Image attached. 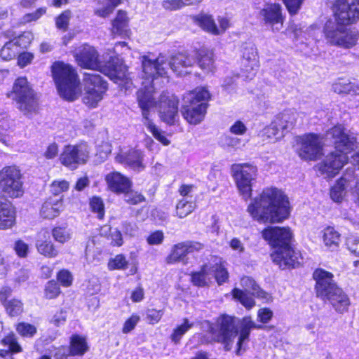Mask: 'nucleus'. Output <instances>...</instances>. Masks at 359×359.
Masks as SVG:
<instances>
[{"instance_id":"f257e3e1","label":"nucleus","mask_w":359,"mask_h":359,"mask_svg":"<svg viewBox=\"0 0 359 359\" xmlns=\"http://www.w3.org/2000/svg\"><path fill=\"white\" fill-rule=\"evenodd\" d=\"M335 21L328 20L324 27L327 41L349 48L355 45L358 32L346 27L359 20V0H337L334 4Z\"/></svg>"},{"instance_id":"f03ea898","label":"nucleus","mask_w":359,"mask_h":359,"mask_svg":"<svg viewBox=\"0 0 359 359\" xmlns=\"http://www.w3.org/2000/svg\"><path fill=\"white\" fill-rule=\"evenodd\" d=\"M248 211L259 222H280L290 215L289 201L280 190L266 188L248 205Z\"/></svg>"},{"instance_id":"7ed1b4c3","label":"nucleus","mask_w":359,"mask_h":359,"mask_svg":"<svg viewBox=\"0 0 359 359\" xmlns=\"http://www.w3.org/2000/svg\"><path fill=\"white\" fill-rule=\"evenodd\" d=\"M75 57L81 67L100 70L126 90L132 86L133 82L128 76L126 67L121 59L111 57L108 62L102 63L99 59L97 51L88 45L83 46Z\"/></svg>"},{"instance_id":"20e7f679","label":"nucleus","mask_w":359,"mask_h":359,"mask_svg":"<svg viewBox=\"0 0 359 359\" xmlns=\"http://www.w3.org/2000/svg\"><path fill=\"white\" fill-rule=\"evenodd\" d=\"M326 138L334 144L336 151L329 154L320 164L319 170L332 177L337 175L345 163L347 162V154L358 147L356 138L346 134L341 126H337L327 132Z\"/></svg>"},{"instance_id":"39448f33","label":"nucleus","mask_w":359,"mask_h":359,"mask_svg":"<svg viewBox=\"0 0 359 359\" xmlns=\"http://www.w3.org/2000/svg\"><path fill=\"white\" fill-rule=\"evenodd\" d=\"M195 62V55H192L188 52H182L170 57L161 54L155 60H151L147 56H144L142 66L144 72L149 78H154L156 75L161 77L167 76L169 69L179 76L187 74L189 73L187 69L192 67Z\"/></svg>"},{"instance_id":"423d86ee","label":"nucleus","mask_w":359,"mask_h":359,"mask_svg":"<svg viewBox=\"0 0 359 359\" xmlns=\"http://www.w3.org/2000/svg\"><path fill=\"white\" fill-rule=\"evenodd\" d=\"M316 280L317 297L327 301L338 313L346 312L351 304L350 299L343 290L337 286L333 280L332 273L317 269L313 273Z\"/></svg>"},{"instance_id":"0eeeda50","label":"nucleus","mask_w":359,"mask_h":359,"mask_svg":"<svg viewBox=\"0 0 359 359\" xmlns=\"http://www.w3.org/2000/svg\"><path fill=\"white\" fill-rule=\"evenodd\" d=\"M51 69L59 95L67 101L76 100L81 93V88L75 70L70 65L60 61L55 62Z\"/></svg>"},{"instance_id":"6e6552de","label":"nucleus","mask_w":359,"mask_h":359,"mask_svg":"<svg viewBox=\"0 0 359 359\" xmlns=\"http://www.w3.org/2000/svg\"><path fill=\"white\" fill-rule=\"evenodd\" d=\"M210 97V93L205 88H198L186 93L182 99V114L184 118L191 124L200 123L206 113V102Z\"/></svg>"},{"instance_id":"1a4fd4ad","label":"nucleus","mask_w":359,"mask_h":359,"mask_svg":"<svg viewBox=\"0 0 359 359\" xmlns=\"http://www.w3.org/2000/svg\"><path fill=\"white\" fill-rule=\"evenodd\" d=\"M236 324L234 317L222 315L215 324L210 326L209 332L212 339L216 342L224 344L226 351L231 349L233 339L238 334Z\"/></svg>"},{"instance_id":"9d476101","label":"nucleus","mask_w":359,"mask_h":359,"mask_svg":"<svg viewBox=\"0 0 359 359\" xmlns=\"http://www.w3.org/2000/svg\"><path fill=\"white\" fill-rule=\"evenodd\" d=\"M84 95L83 101L90 107H95L103 99L107 90V83L100 74L84 73Z\"/></svg>"},{"instance_id":"9b49d317","label":"nucleus","mask_w":359,"mask_h":359,"mask_svg":"<svg viewBox=\"0 0 359 359\" xmlns=\"http://www.w3.org/2000/svg\"><path fill=\"white\" fill-rule=\"evenodd\" d=\"M231 172L241 195L248 200L251 196L252 184L257 178V167L248 163L233 164Z\"/></svg>"},{"instance_id":"f8f14e48","label":"nucleus","mask_w":359,"mask_h":359,"mask_svg":"<svg viewBox=\"0 0 359 359\" xmlns=\"http://www.w3.org/2000/svg\"><path fill=\"white\" fill-rule=\"evenodd\" d=\"M297 153L305 161H316L323 153V140L320 135L307 133L297 138Z\"/></svg>"},{"instance_id":"ddd939ff","label":"nucleus","mask_w":359,"mask_h":359,"mask_svg":"<svg viewBox=\"0 0 359 359\" xmlns=\"http://www.w3.org/2000/svg\"><path fill=\"white\" fill-rule=\"evenodd\" d=\"M90 156V149L86 143L65 146L60 156V163L70 170H75L79 165L85 164Z\"/></svg>"},{"instance_id":"4468645a","label":"nucleus","mask_w":359,"mask_h":359,"mask_svg":"<svg viewBox=\"0 0 359 359\" xmlns=\"http://www.w3.org/2000/svg\"><path fill=\"white\" fill-rule=\"evenodd\" d=\"M142 78L144 81L142 82L143 88L139 89L137 92V100L138 104L142 109V121L151 119L149 109L154 107L156 101L154 98V89L152 83L154 79L158 77L156 75L154 78H149L147 74L144 72L142 69Z\"/></svg>"},{"instance_id":"2eb2a0df","label":"nucleus","mask_w":359,"mask_h":359,"mask_svg":"<svg viewBox=\"0 0 359 359\" xmlns=\"http://www.w3.org/2000/svg\"><path fill=\"white\" fill-rule=\"evenodd\" d=\"M20 170L15 166H6L0 171V189L8 196H19L22 189Z\"/></svg>"},{"instance_id":"dca6fc26","label":"nucleus","mask_w":359,"mask_h":359,"mask_svg":"<svg viewBox=\"0 0 359 359\" xmlns=\"http://www.w3.org/2000/svg\"><path fill=\"white\" fill-rule=\"evenodd\" d=\"M20 31L16 32L13 29L7 31V36L11 37L2 47L0 51L1 57L4 60H18V65L22 67V46Z\"/></svg>"},{"instance_id":"f3484780","label":"nucleus","mask_w":359,"mask_h":359,"mask_svg":"<svg viewBox=\"0 0 359 359\" xmlns=\"http://www.w3.org/2000/svg\"><path fill=\"white\" fill-rule=\"evenodd\" d=\"M177 97L168 93L161 95L158 100L159 114L161 120L168 124L172 125L178 116Z\"/></svg>"},{"instance_id":"a211bd4d","label":"nucleus","mask_w":359,"mask_h":359,"mask_svg":"<svg viewBox=\"0 0 359 359\" xmlns=\"http://www.w3.org/2000/svg\"><path fill=\"white\" fill-rule=\"evenodd\" d=\"M259 16L266 25H269L273 32L280 31L283 26L284 17L279 4H267L259 11Z\"/></svg>"},{"instance_id":"6ab92c4d","label":"nucleus","mask_w":359,"mask_h":359,"mask_svg":"<svg viewBox=\"0 0 359 359\" xmlns=\"http://www.w3.org/2000/svg\"><path fill=\"white\" fill-rule=\"evenodd\" d=\"M262 237L276 250L291 244L292 233L289 228L269 227L262 231Z\"/></svg>"},{"instance_id":"aec40b11","label":"nucleus","mask_w":359,"mask_h":359,"mask_svg":"<svg viewBox=\"0 0 359 359\" xmlns=\"http://www.w3.org/2000/svg\"><path fill=\"white\" fill-rule=\"evenodd\" d=\"M271 256L273 262L282 269L294 268L300 264L299 261L300 255L298 252L294 251L291 244L287 247L279 248Z\"/></svg>"},{"instance_id":"412c9836","label":"nucleus","mask_w":359,"mask_h":359,"mask_svg":"<svg viewBox=\"0 0 359 359\" xmlns=\"http://www.w3.org/2000/svg\"><path fill=\"white\" fill-rule=\"evenodd\" d=\"M116 161L128 165L133 170L140 172L144 170L142 153L139 150L131 149L128 151H121L115 157Z\"/></svg>"},{"instance_id":"4be33fe9","label":"nucleus","mask_w":359,"mask_h":359,"mask_svg":"<svg viewBox=\"0 0 359 359\" xmlns=\"http://www.w3.org/2000/svg\"><path fill=\"white\" fill-rule=\"evenodd\" d=\"M105 180L109 189L116 194H123L132 186V181L119 172H112L106 175Z\"/></svg>"},{"instance_id":"5701e85b","label":"nucleus","mask_w":359,"mask_h":359,"mask_svg":"<svg viewBox=\"0 0 359 359\" xmlns=\"http://www.w3.org/2000/svg\"><path fill=\"white\" fill-rule=\"evenodd\" d=\"M240 334L236 343L237 349L236 354H241L242 346L245 341H248L252 329H263L264 326L262 325H257L254 323L250 316H245L240 321Z\"/></svg>"},{"instance_id":"b1692460","label":"nucleus","mask_w":359,"mask_h":359,"mask_svg":"<svg viewBox=\"0 0 359 359\" xmlns=\"http://www.w3.org/2000/svg\"><path fill=\"white\" fill-rule=\"evenodd\" d=\"M39 110V98L34 90L29 86L27 79L24 77V114L37 113Z\"/></svg>"},{"instance_id":"393cba45","label":"nucleus","mask_w":359,"mask_h":359,"mask_svg":"<svg viewBox=\"0 0 359 359\" xmlns=\"http://www.w3.org/2000/svg\"><path fill=\"white\" fill-rule=\"evenodd\" d=\"M15 222V213L6 199L0 197V229L11 227Z\"/></svg>"},{"instance_id":"a878e982","label":"nucleus","mask_w":359,"mask_h":359,"mask_svg":"<svg viewBox=\"0 0 359 359\" xmlns=\"http://www.w3.org/2000/svg\"><path fill=\"white\" fill-rule=\"evenodd\" d=\"M197 57L198 65L206 73L212 72L215 69L214 55L212 50L202 48L195 55Z\"/></svg>"},{"instance_id":"bb28decb","label":"nucleus","mask_w":359,"mask_h":359,"mask_svg":"<svg viewBox=\"0 0 359 359\" xmlns=\"http://www.w3.org/2000/svg\"><path fill=\"white\" fill-rule=\"evenodd\" d=\"M111 32L122 37L129 36L130 32L128 29V19L126 12L118 11L116 18L112 22Z\"/></svg>"},{"instance_id":"cd10ccee","label":"nucleus","mask_w":359,"mask_h":359,"mask_svg":"<svg viewBox=\"0 0 359 359\" xmlns=\"http://www.w3.org/2000/svg\"><path fill=\"white\" fill-rule=\"evenodd\" d=\"M62 209L63 205L61 198L55 200L50 198L43 204L41 215L43 218L53 219L60 215Z\"/></svg>"},{"instance_id":"c85d7f7f","label":"nucleus","mask_w":359,"mask_h":359,"mask_svg":"<svg viewBox=\"0 0 359 359\" xmlns=\"http://www.w3.org/2000/svg\"><path fill=\"white\" fill-rule=\"evenodd\" d=\"M1 344L7 347V349H0V357L6 358L9 354L20 353L22 348L18 342L14 333L11 332L6 335L1 341Z\"/></svg>"},{"instance_id":"c756f323","label":"nucleus","mask_w":359,"mask_h":359,"mask_svg":"<svg viewBox=\"0 0 359 359\" xmlns=\"http://www.w3.org/2000/svg\"><path fill=\"white\" fill-rule=\"evenodd\" d=\"M241 284L245 291L250 292L257 298L268 300L270 298L269 294L262 290L256 283L254 279L250 277H243L241 280Z\"/></svg>"},{"instance_id":"7c9ffc66","label":"nucleus","mask_w":359,"mask_h":359,"mask_svg":"<svg viewBox=\"0 0 359 359\" xmlns=\"http://www.w3.org/2000/svg\"><path fill=\"white\" fill-rule=\"evenodd\" d=\"M294 121V114L290 111H285L278 114L273 121L281 131L280 136H284V131L292 127Z\"/></svg>"},{"instance_id":"2f4dec72","label":"nucleus","mask_w":359,"mask_h":359,"mask_svg":"<svg viewBox=\"0 0 359 359\" xmlns=\"http://www.w3.org/2000/svg\"><path fill=\"white\" fill-rule=\"evenodd\" d=\"M211 278L210 268L208 265H204L200 271L191 274L193 284L198 287L205 286Z\"/></svg>"},{"instance_id":"473e14b6","label":"nucleus","mask_w":359,"mask_h":359,"mask_svg":"<svg viewBox=\"0 0 359 359\" xmlns=\"http://www.w3.org/2000/svg\"><path fill=\"white\" fill-rule=\"evenodd\" d=\"M323 241L326 246L334 250L339 245L340 234L334 228L328 226L324 229Z\"/></svg>"},{"instance_id":"72a5a7b5","label":"nucleus","mask_w":359,"mask_h":359,"mask_svg":"<svg viewBox=\"0 0 359 359\" xmlns=\"http://www.w3.org/2000/svg\"><path fill=\"white\" fill-rule=\"evenodd\" d=\"M187 255L183 243H179L172 247L170 254L166 258L168 264H174L180 262H183Z\"/></svg>"},{"instance_id":"f704fd0d","label":"nucleus","mask_w":359,"mask_h":359,"mask_svg":"<svg viewBox=\"0 0 359 359\" xmlns=\"http://www.w3.org/2000/svg\"><path fill=\"white\" fill-rule=\"evenodd\" d=\"M88 350L85 339L79 336H73L71 341L69 352L72 355H82Z\"/></svg>"},{"instance_id":"c9c22d12","label":"nucleus","mask_w":359,"mask_h":359,"mask_svg":"<svg viewBox=\"0 0 359 359\" xmlns=\"http://www.w3.org/2000/svg\"><path fill=\"white\" fill-rule=\"evenodd\" d=\"M8 98L20 104V109L22 105V77H18L11 91L6 93Z\"/></svg>"},{"instance_id":"e433bc0d","label":"nucleus","mask_w":359,"mask_h":359,"mask_svg":"<svg viewBox=\"0 0 359 359\" xmlns=\"http://www.w3.org/2000/svg\"><path fill=\"white\" fill-rule=\"evenodd\" d=\"M194 20L204 29L215 34H218L219 32L216 25L210 15H198L194 17Z\"/></svg>"},{"instance_id":"4c0bfd02","label":"nucleus","mask_w":359,"mask_h":359,"mask_svg":"<svg viewBox=\"0 0 359 359\" xmlns=\"http://www.w3.org/2000/svg\"><path fill=\"white\" fill-rule=\"evenodd\" d=\"M194 325V323H191L187 318H184L183 323L178 325L171 334L170 339L175 344H178L183 335L192 328Z\"/></svg>"},{"instance_id":"58836bf2","label":"nucleus","mask_w":359,"mask_h":359,"mask_svg":"<svg viewBox=\"0 0 359 359\" xmlns=\"http://www.w3.org/2000/svg\"><path fill=\"white\" fill-rule=\"evenodd\" d=\"M144 126L152 133L153 136L164 145H168L170 141L165 137L163 132L154 123L152 118L142 121Z\"/></svg>"},{"instance_id":"ea45409f","label":"nucleus","mask_w":359,"mask_h":359,"mask_svg":"<svg viewBox=\"0 0 359 359\" xmlns=\"http://www.w3.org/2000/svg\"><path fill=\"white\" fill-rule=\"evenodd\" d=\"M196 208V204L184 198L180 200L176 206L177 215L180 218H184L191 213Z\"/></svg>"},{"instance_id":"a19ab883","label":"nucleus","mask_w":359,"mask_h":359,"mask_svg":"<svg viewBox=\"0 0 359 359\" xmlns=\"http://www.w3.org/2000/svg\"><path fill=\"white\" fill-rule=\"evenodd\" d=\"M232 295L233 298L238 299L248 309L252 308L255 304L254 299L242 290L234 288L232 291Z\"/></svg>"},{"instance_id":"79ce46f5","label":"nucleus","mask_w":359,"mask_h":359,"mask_svg":"<svg viewBox=\"0 0 359 359\" xmlns=\"http://www.w3.org/2000/svg\"><path fill=\"white\" fill-rule=\"evenodd\" d=\"M252 62L242 61L241 72L243 76L248 79H252L258 69V60L253 57Z\"/></svg>"},{"instance_id":"37998d69","label":"nucleus","mask_w":359,"mask_h":359,"mask_svg":"<svg viewBox=\"0 0 359 359\" xmlns=\"http://www.w3.org/2000/svg\"><path fill=\"white\" fill-rule=\"evenodd\" d=\"M211 276H214L218 284L226 282L229 275L224 266L222 264H215L210 267Z\"/></svg>"},{"instance_id":"c03bdc74","label":"nucleus","mask_w":359,"mask_h":359,"mask_svg":"<svg viewBox=\"0 0 359 359\" xmlns=\"http://www.w3.org/2000/svg\"><path fill=\"white\" fill-rule=\"evenodd\" d=\"M348 187L339 180L337 182L336 184H334L330 190V197L331 198L337 203H339L344 198L346 194V189Z\"/></svg>"},{"instance_id":"a18cd8bd","label":"nucleus","mask_w":359,"mask_h":359,"mask_svg":"<svg viewBox=\"0 0 359 359\" xmlns=\"http://www.w3.org/2000/svg\"><path fill=\"white\" fill-rule=\"evenodd\" d=\"M123 194L124 201L129 204L137 205L145 201V197L141 193L134 191L131 188Z\"/></svg>"},{"instance_id":"49530a36","label":"nucleus","mask_w":359,"mask_h":359,"mask_svg":"<svg viewBox=\"0 0 359 359\" xmlns=\"http://www.w3.org/2000/svg\"><path fill=\"white\" fill-rule=\"evenodd\" d=\"M37 249L41 254L46 257H53L57 255V250L50 241H46L38 244Z\"/></svg>"},{"instance_id":"de8ad7c7","label":"nucleus","mask_w":359,"mask_h":359,"mask_svg":"<svg viewBox=\"0 0 359 359\" xmlns=\"http://www.w3.org/2000/svg\"><path fill=\"white\" fill-rule=\"evenodd\" d=\"M128 266V261L123 255H117L114 258L109 260L108 267L110 270H123Z\"/></svg>"},{"instance_id":"09e8293b","label":"nucleus","mask_w":359,"mask_h":359,"mask_svg":"<svg viewBox=\"0 0 359 359\" xmlns=\"http://www.w3.org/2000/svg\"><path fill=\"white\" fill-rule=\"evenodd\" d=\"M4 307L7 313L11 316H17L20 315L22 311V306L21 302L15 299H13L8 302V303L5 304Z\"/></svg>"},{"instance_id":"8fccbe9b","label":"nucleus","mask_w":359,"mask_h":359,"mask_svg":"<svg viewBox=\"0 0 359 359\" xmlns=\"http://www.w3.org/2000/svg\"><path fill=\"white\" fill-rule=\"evenodd\" d=\"M90 207L93 212L97 213V217L102 219L104 215V203L101 198L94 196L90 199Z\"/></svg>"},{"instance_id":"3c124183","label":"nucleus","mask_w":359,"mask_h":359,"mask_svg":"<svg viewBox=\"0 0 359 359\" xmlns=\"http://www.w3.org/2000/svg\"><path fill=\"white\" fill-rule=\"evenodd\" d=\"M69 184L66 180H54L50 184V192L54 195H58L68 190Z\"/></svg>"},{"instance_id":"603ef678","label":"nucleus","mask_w":359,"mask_h":359,"mask_svg":"<svg viewBox=\"0 0 359 359\" xmlns=\"http://www.w3.org/2000/svg\"><path fill=\"white\" fill-rule=\"evenodd\" d=\"M53 236L60 243H65L70 238L69 230L65 227L54 228L53 229Z\"/></svg>"},{"instance_id":"864d4df0","label":"nucleus","mask_w":359,"mask_h":359,"mask_svg":"<svg viewBox=\"0 0 359 359\" xmlns=\"http://www.w3.org/2000/svg\"><path fill=\"white\" fill-rule=\"evenodd\" d=\"M60 293V287L54 280L48 281L45 287V295L48 299H53Z\"/></svg>"},{"instance_id":"5fc2aeb1","label":"nucleus","mask_w":359,"mask_h":359,"mask_svg":"<svg viewBox=\"0 0 359 359\" xmlns=\"http://www.w3.org/2000/svg\"><path fill=\"white\" fill-rule=\"evenodd\" d=\"M70 18L71 12L67 10L62 13L56 18L55 24L57 27L60 29L67 30Z\"/></svg>"},{"instance_id":"6e6d98bb","label":"nucleus","mask_w":359,"mask_h":359,"mask_svg":"<svg viewBox=\"0 0 359 359\" xmlns=\"http://www.w3.org/2000/svg\"><path fill=\"white\" fill-rule=\"evenodd\" d=\"M290 15L298 13L305 0H283Z\"/></svg>"},{"instance_id":"4d7b16f0","label":"nucleus","mask_w":359,"mask_h":359,"mask_svg":"<svg viewBox=\"0 0 359 359\" xmlns=\"http://www.w3.org/2000/svg\"><path fill=\"white\" fill-rule=\"evenodd\" d=\"M241 143V139L229 135H223L220 138V144L223 147H236Z\"/></svg>"},{"instance_id":"13d9d810","label":"nucleus","mask_w":359,"mask_h":359,"mask_svg":"<svg viewBox=\"0 0 359 359\" xmlns=\"http://www.w3.org/2000/svg\"><path fill=\"white\" fill-rule=\"evenodd\" d=\"M67 311L65 309L57 311L50 320V323L59 327L64 325L67 320Z\"/></svg>"},{"instance_id":"bf43d9fd","label":"nucleus","mask_w":359,"mask_h":359,"mask_svg":"<svg viewBox=\"0 0 359 359\" xmlns=\"http://www.w3.org/2000/svg\"><path fill=\"white\" fill-rule=\"evenodd\" d=\"M257 60V54L256 48L253 45H247L243 48V60L242 61L252 62V59Z\"/></svg>"},{"instance_id":"052dcab7","label":"nucleus","mask_w":359,"mask_h":359,"mask_svg":"<svg viewBox=\"0 0 359 359\" xmlns=\"http://www.w3.org/2000/svg\"><path fill=\"white\" fill-rule=\"evenodd\" d=\"M279 130V128L277 127L273 121L271 123V124L266 126L263 130V135L266 136L268 138H271L275 137L276 139L281 137Z\"/></svg>"},{"instance_id":"680f3d73","label":"nucleus","mask_w":359,"mask_h":359,"mask_svg":"<svg viewBox=\"0 0 359 359\" xmlns=\"http://www.w3.org/2000/svg\"><path fill=\"white\" fill-rule=\"evenodd\" d=\"M57 280L64 287H69L72 283V276L68 270H61L57 273Z\"/></svg>"},{"instance_id":"e2e57ef3","label":"nucleus","mask_w":359,"mask_h":359,"mask_svg":"<svg viewBox=\"0 0 359 359\" xmlns=\"http://www.w3.org/2000/svg\"><path fill=\"white\" fill-rule=\"evenodd\" d=\"M182 243L187 255L194 252H198L204 248V244L197 241H187Z\"/></svg>"},{"instance_id":"0e129e2a","label":"nucleus","mask_w":359,"mask_h":359,"mask_svg":"<svg viewBox=\"0 0 359 359\" xmlns=\"http://www.w3.org/2000/svg\"><path fill=\"white\" fill-rule=\"evenodd\" d=\"M163 312L162 310L150 309L147 311V320L150 324L157 323L161 318Z\"/></svg>"},{"instance_id":"69168bd1","label":"nucleus","mask_w":359,"mask_h":359,"mask_svg":"<svg viewBox=\"0 0 359 359\" xmlns=\"http://www.w3.org/2000/svg\"><path fill=\"white\" fill-rule=\"evenodd\" d=\"M139 320V316L136 315L131 316L123 324V327L122 328L123 333L127 334L131 332L135 327Z\"/></svg>"},{"instance_id":"338daca9","label":"nucleus","mask_w":359,"mask_h":359,"mask_svg":"<svg viewBox=\"0 0 359 359\" xmlns=\"http://www.w3.org/2000/svg\"><path fill=\"white\" fill-rule=\"evenodd\" d=\"M164 239L163 233L161 231H156L151 233L147 238V243L151 245H160Z\"/></svg>"},{"instance_id":"774afa93","label":"nucleus","mask_w":359,"mask_h":359,"mask_svg":"<svg viewBox=\"0 0 359 359\" xmlns=\"http://www.w3.org/2000/svg\"><path fill=\"white\" fill-rule=\"evenodd\" d=\"M162 6L167 10L175 11L185 6L183 0H165L162 3Z\"/></svg>"}]
</instances>
